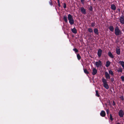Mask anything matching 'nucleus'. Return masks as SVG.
<instances>
[{"mask_svg": "<svg viewBox=\"0 0 124 124\" xmlns=\"http://www.w3.org/2000/svg\"><path fill=\"white\" fill-rule=\"evenodd\" d=\"M105 76L106 79L104 78H103L102 79V81L103 83V87L107 89H108L109 87L108 84V82H107V80L110 79V76L108 73L105 71Z\"/></svg>", "mask_w": 124, "mask_h": 124, "instance_id": "1", "label": "nucleus"}, {"mask_svg": "<svg viewBox=\"0 0 124 124\" xmlns=\"http://www.w3.org/2000/svg\"><path fill=\"white\" fill-rule=\"evenodd\" d=\"M115 34L116 36L119 35L121 33V32L120 30L119 29L118 27L117 26L115 29Z\"/></svg>", "mask_w": 124, "mask_h": 124, "instance_id": "2", "label": "nucleus"}, {"mask_svg": "<svg viewBox=\"0 0 124 124\" xmlns=\"http://www.w3.org/2000/svg\"><path fill=\"white\" fill-rule=\"evenodd\" d=\"M120 22L122 24H124V17L123 15H121L119 18Z\"/></svg>", "mask_w": 124, "mask_h": 124, "instance_id": "3", "label": "nucleus"}, {"mask_svg": "<svg viewBox=\"0 0 124 124\" xmlns=\"http://www.w3.org/2000/svg\"><path fill=\"white\" fill-rule=\"evenodd\" d=\"M95 63L96 67L97 68L99 67L100 66L102 65L101 62L100 60L98 62H96Z\"/></svg>", "mask_w": 124, "mask_h": 124, "instance_id": "4", "label": "nucleus"}, {"mask_svg": "<svg viewBox=\"0 0 124 124\" xmlns=\"http://www.w3.org/2000/svg\"><path fill=\"white\" fill-rule=\"evenodd\" d=\"M118 115L120 117H123L124 115V112L122 109H121L118 112Z\"/></svg>", "mask_w": 124, "mask_h": 124, "instance_id": "5", "label": "nucleus"}, {"mask_svg": "<svg viewBox=\"0 0 124 124\" xmlns=\"http://www.w3.org/2000/svg\"><path fill=\"white\" fill-rule=\"evenodd\" d=\"M102 50L100 49H99L98 50L97 52V54L99 57H100L102 54Z\"/></svg>", "mask_w": 124, "mask_h": 124, "instance_id": "6", "label": "nucleus"}, {"mask_svg": "<svg viewBox=\"0 0 124 124\" xmlns=\"http://www.w3.org/2000/svg\"><path fill=\"white\" fill-rule=\"evenodd\" d=\"M82 13L84 14H86V10L83 7H81L80 9Z\"/></svg>", "mask_w": 124, "mask_h": 124, "instance_id": "7", "label": "nucleus"}, {"mask_svg": "<svg viewBox=\"0 0 124 124\" xmlns=\"http://www.w3.org/2000/svg\"><path fill=\"white\" fill-rule=\"evenodd\" d=\"M100 115L102 117H105L106 116V113L104 110H102L100 113Z\"/></svg>", "mask_w": 124, "mask_h": 124, "instance_id": "8", "label": "nucleus"}, {"mask_svg": "<svg viewBox=\"0 0 124 124\" xmlns=\"http://www.w3.org/2000/svg\"><path fill=\"white\" fill-rule=\"evenodd\" d=\"M97 72V70L95 68H93V72H92V74L93 75H96Z\"/></svg>", "mask_w": 124, "mask_h": 124, "instance_id": "9", "label": "nucleus"}, {"mask_svg": "<svg viewBox=\"0 0 124 124\" xmlns=\"http://www.w3.org/2000/svg\"><path fill=\"white\" fill-rule=\"evenodd\" d=\"M94 32L97 35H98L99 34V32L98 29L97 28H95L94 29Z\"/></svg>", "mask_w": 124, "mask_h": 124, "instance_id": "10", "label": "nucleus"}, {"mask_svg": "<svg viewBox=\"0 0 124 124\" xmlns=\"http://www.w3.org/2000/svg\"><path fill=\"white\" fill-rule=\"evenodd\" d=\"M108 56L111 58H114V56L110 52H109L108 53Z\"/></svg>", "mask_w": 124, "mask_h": 124, "instance_id": "11", "label": "nucleus"}, {"mask_svg": "<svg viewBox=\"0 0 124 124\" xmlns=\"http://www.w3.org/2000/svg\"><path fill=\"white\" fill-rule=\"evenodd\" d=\"M68 19L69 20L73 19V16L70 14H69L68 16Z\"/></svg>", "mask_w": 124, "mask_h": 124, "instance_id": "12", "label": "nucleus"}, {"mask_svg": "<svg viewBox=\"0 0 124 124\" xmlns=\"http://www.w3.org/2000/svg\"><path fill=\"white\" fill-rule=\"evenodd\" d=\"M68 19L69 20L73 19V16L70 14H69L68 16Z\"/></svg>", "mask_w": 124, "mask_h": 124, "instance_id": "13", "label": "nucleus"}, {"mask_svg": "<svg viewBox=\"0 0 124 124\" xmlns=\"http://www.w3.org/2000/svg\"><path fill=\"white\" fill-rule=\"evenodd\" d=\"M111 62L109 61H107L106 62L105 66L107 67H108L110 65Z\"/></svg>", "mask_w": 124, "mask_h": 124, "instance_id": "14", "label": "nucleus"}, {"mask_svg": "<svg viewBox=\"0 0 124 124\" xmlns=\"http://www.w3.org/2000/svg\"><path fill=\"white\" fill-rule=\"evenodd\" d=\"M67 16L66 15H64L63 16V19L65 21V22L66 23H67L68 22V20L67 19Z\"/></svg>", "mask_w": 124, "mask_h": 124, "instance_id": "15", "label": "nucleus"}, {"mask_svg": "<svg viewBox=\"0 0 124 124\" xmlns=\"http://www.w3.org/2000/svg\"><path fill=\"white\" fill-rule=\"evenodd\" d=\"M111 9L113 10H115L116 9L115 5L114 4H112L111 5Z\"/></svg>", "mask_w": 124, "mask_h": 124, "instance_id": "16", "label": "nucleus"}, {"mask_svg": "<svg viewBox=\"0 0 124 124\" xmlns=\"http://www.w3.org/2000/svg\"><path fill=\"white\" fill-rule=\"evenodd\" d=\"M116 53L118 55H119L120 54V49L116 48Z\"/></svg>", "mask_w": 124, "mask_h": 124, "instance_id": "17", "label": "nucleus"}, {"mask_svg": "<svg viewBox=\"0 0 124 124\" xmlns=\"http://www.w3.org/2000/svg\"><path fill=\"white\" fill-rule=\"evenodd\" d=\"M109 29L111 32H113L114 30V28L112 26H111L109 27Z\"/></svg>", "mask_w": 124, "mask_h": 124, "instance_id": "18", "label": "nucleus"}, {"mask_svg": "<svg viewBox=\"0 0 124 124\" xmlns=\"http://www.w3.org/2000/svg\"><path fill=\"white\" fill-rule=\"evenodd\" d=\"M69 21V23L71 25H72L74 23V20L73 19L70 20Z\"/></svg>", "mask_w": 124, "mask_h": 124, "instance_id": "19", "label": "nucleus"}, {"mask_svg": "<svg viewBox=\"0 0 124 124\" xmlns=\"http://www.w3.org/2000/svg\"><path fill=\"white\" fill-rule=\"evenodd\" d=\"M71 31L72 32L75 34H76L77 33V30L75 28H74L72 29Z\"/></svg>", "mask_w": 124, "mask_h": 124, "instance_id": "20", "label": "nucleus"}, {"mask_svg": "<svg viewBox=\"0 0 124 124\" xmlns=\"http://www.w3.org/2000/svg\"><path fill=\"white\" fill-rule=\"evenodd\" d=\"M119 63L121 65L123 68H124V62L123 61H119Z\"/></svg>", "mask_w": 124, "mask_h": 124, "instance_id": "21", "label": "nucleus"}, {"mask_svg": "<svg viewBox=\"0 0 124 124\" xmlns=\"http://www.w3.org/2000/svg\"><path fill=\"white\" fill-rule=\"evenodd\" d=\"M84 72V73L86 74H88L89 73V72L86 69H83Z\"/></svg>", "mask_w": 124, "mask_h": 124, "instance_id": "22", "label": "nucleus"}, {"mask_svg": "<svg viewBox=\"0 0 124 124\" xmlns=\"http://www.w3.org/2000/svg\"><path fill=\"white\" fill-rule=\"evenodd\" d=\"M109 74L111 75L112 76H114V74L113 71L111 70H109L108 71Z\"/></svg>", "mask_w": 124, "mask_h": 124, "instance_id": "23", "label": "nucleus"}, {"mask_svg": "<svg viewBox=\"0 0 124 124\" xmlns=\"http://www.w3.org/2000/svg\"><path fill=\"white\" fill-rule=\"evenodd\" d=\"M96 96L98 97H99L100 95L99 94L98 91L96 90Z\"/></svg>", "mask_w": 124, "mask_h": 124, "instance_id": "24", "label": "nucleus"}, {"mask_svg": "<svg viewBox=\"0 0 124 124\" xmlns=\"http://www.w3.org/2000/svg\"><path fill=\"white\" fill-rule=\"evenodd\" d=\"M77 57L78 59V60H80L81 58V56L79 54H77Z\"/></svg>", "mask_w": 124, "mask_h": 124, "instance_id": "25", "label": "nucleus"}, {"mask_svg": "<svg viewBox=\"0 0 124 124\" xmlns=\"http://www.w3.org/2000/svg\"><path fill=\"white\" fill-rule=\"evenodd\" d=\"M88 31L90 33L93 32V30L91 28H89L88 29Z\"/></svg>", "mask_w": 124, "mask_h": 124, "instance_id": "26", "label": "nucleus"}, {"mask_svg": "<svg viewBox=\"0 0 124 124\" xmlns=\"http://www.w3.org/2000/svg\"><path fill=\"white\" fill-rule=\"evenodd\" d=\"M117 71L118 72H120L122 73L123 71V70L121 68H119V69L117 70Z\"/></svg>", "mask_w": 124, "mask_h": 124, "instance_id": "27", "label": "nucleus"}, {"mask_svg": "<svg viewBox=\"0 0 124 124\" xmlns=\"http://www.w3.org/2000/svg\"><path fill=\"white\" fill-rule=\"evenodd\" d=\"M95 25V22L92 23H91V26L92 27H93Z\"/></svg>", "mask_w": 124, "mask_h": 124, "instance_id": "28", "label": "nucleus"}, {"mask_svg": "<svg viewBox=\"0 0 124 124\" xmlns=\"http://www.w3.org/2000/svg\"><path fill=\"white\" fill-rule=\"evenodd\" d=\"M110 118H109L110 119L111 121H112L113 120V118L112 115L111 114H110Z\"/></svg>", "mask_w": 124, "mask_h": 124, "instance_id": "29", "label": "nucleus"}, {"mask_svg": "<svg viewBox=\"0 0 124 124\" xmlns=\"http://www.w3.org/2000/svg\"><path fill=\"white\" fill-rule=\"evenodd\" d=\"M73 50L74 51L75 53H77L78 52V50L76 48H74L73 49Z\"/></svg>", "mask_w": 124, "mask_h": 124, "instance_id": "30", "label": "nucleus"}, {"mask_svg": "<svg viewBox=\"0 0 124 124\" xmlns=\"http://www.w3.org/2000/svg\"><path fill=\"white\" fill-rule=\"evenodd\" d=\"M114 78L112 77L111 78H110V81L111 82L113 83V82L114 81Z\"/></svg>", "mask_w": 124, "mask_h": 124, "instance_id": "31", "label": "nucleus"}, {"mask_svg": "<svg viewBox=\"0 0 124 124\" xmlns=\"http://www.w3.org/2000/svg\"><path fill=\"white\" fill-rule=\"evenodd\" d=\"M120 78L121 79L122 81H124V76H121L120 77Z\"/></svg>", "mask_w": 124, "mask_h": 124, "instance_id": "32", "label": "nucleus"}, {"mask_svg": "<svg viewBox=\"0 0 124 124\" xmlns=\"http://www.w3.org/2000/svg\"><path fill=\"white\" fill-rule=\"evenodd\" d=\"M93 8L91 6H90L89 8V10L91 11H92L93 10Z\"/></svg>", "mask_w": 124, "mask_h": 124, "instance_id": "33", "label": "nucleus"}, {"mask_svg": "<svg viewBox=\"0 0 124 124\" xmlns=\"http://www.w3.org/2000/svg\"><path fill=\"white\" fill-rule=\"evenodd\" d=\"M106 111L107 114L108 115L109 113V109H107Z\"/></svg>", "mask_w": 124, "mask_h": 124, "instance_id": "34", "label": "nucleus"}, {"mask_svg": "<svg viewBox=\"0 0 124 124\" xmlns=\"http://www.w3.org/2000/svg\"><path fill=\"white\" fill-rule=\"evenodd\" d=\"M119 98L121 99L122 100V101H123L124 100V97L123 96H121L119 97Z\"/></svg>", "mask_w": 124, "mask_h": 124, "instance_id": "35", "label": "nucleus"}, {"mask_svg": "<svg viewBox=\"0 0 124 124\" xmlns=\"http://www.w3.org/2000/svg\"><path fill=\"white\" fill-rule=\"evenodd\" d=\"M66 4L65 3H64L63 6V8L64 9H65L66 8Z\"/></svg>", "mask_w": 124, "mask_h": 124, "instance_id": "36", "label": "nucleus"}, {"mask_svg": "<svg viewBox=\"0 0 124 124\" xmlns=\"http://www.w3.org/2000/svg\"><path fill=\"white\" fill-rule=\"evenodd\" d=\"M113 105L114 106L116 105V104L114 101H113Z\"/></svg>", "mask_w": 124, "mask_h": 124, "instance_id": "37", "label": "nucleus"}, {"mask_svg": "<svg viewBox=\"0 0 124 124\" xmlns=\"http://www.w3.org/2000/svg\"><path fill=\"white\" fill-rule=\"evenodd\" d=\"M84 0H81V2L82 4H84Z\"/></svg>", "mask_w": 124, "mask_h": 124, "instance_id": "38", "label": "nucleus"}, {"mask_svg": "<svg viewBox=\"0 0 124 124\" xmlns=\"http://www.w3.org/2000/svg\"><path fill=\"white\" fill-rule=\"evenodd\" d=\"M49 3L50 5L51 6L53 5V4L50 1L49 2Z\"/></svg>", "mask_w": 124, "mask_h": 124, "instance_id": "39", "label": "nucleus"}, {"mask_svg": "<svg viewBox=\"0 0 124 124\" xmlns=\"http://www.w3.org/2000/svg\"><path fill=\"white\" fill-rule=\"evenodd\" d=\"M58 6L59 7H61V5H60V3H58Z\"/></svg>", "mask_w": 124, "mask_h": 124, "instance_id": "40", "label": "nucleus"}, {"mask_svg": "<svg viewBox=\"0 0 124 124\" xmlns=\"http://www.w3.org/2000/svg\"><path fill=\"white\" fill-rule=\"evenodd\" d=\"M117 10L119 11V12H120V9L119 8H118L117 9Z\"/></svg>", "mask_w": 124, "mask_h": 124, "instance_id": "41", "label": "nucleus"}, {"mask_svg": "<svg viewBox=\"0 0 124 124\" xmlns=\"http://www.w3.org/2000/svg\"><path fill=\"white\" fill-rule=\"evenodd\" d=\"M57 0L58 3H60L59 0Z\"/></svg>", "mask_w": 124, "mask_h": 124, "instance_id": "42", "label": "nucleus"}, {"mask_svg": "<svg viewBox=\"0 0 124 124\" xmlns=\"http://www.w3.org/2000/svg\"><path fill=\"white\" fill-rule=\"evenodd\" d=\"M116 124H120L119 123H117Z\"/></svg>", "mask_w": 124, "mask_h": 124, "instance_id": "43", "label": "nucleus"}, {"mask_svg": "<svg viewBox=\"0 0 124 124\" xmlns=\"http://www.w3.org/2000/svg\"><path fill=\"white\" fill-rule=\"evenodd\" d=\"M123 31L124 32V29H123Z\"/></svg>", "mask_w": 124, "mask_h": 124, "instance_id": "44", "label": "nucleus"}, {"mask_svg": "<svg viewBox=\"0 0 124 124\" xmlns=\"http://www.w3.org/2000/svg\"><path fill=\"white\" fill-rule=\"evenodd\" d=\"M93 0V1H95V0Z\"/></svg>", "mask_w": 124, "mask_h": 124, "instance_id": "45", "label": "nucleus"}]
</instances>
